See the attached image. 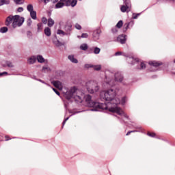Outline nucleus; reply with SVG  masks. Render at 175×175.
<instances>
[{"label":"nucleus","instance_id":"obj_2","mask_svg":"<svg viewBox=\"0 0 175 175\" xmlns=\"http://www.w3.org/2000/svg\"><path fill=\"white\" fill-rule=\"evenodd\" d=\"M64 97L68 100L70 99H74L75 102L81 103L83 98H84L85 103L88 107H93L90 109V111H102L100 108V103L92 101V97L90 94L84 96V94L80 91V90L76 88V87L71 88L68 91L64 94Z\"/></svg>","mask_w":175,"mask_h":175},{"label":"nucleus","instance_id":"obj_7","mask_svg":"<svg viewBox=\"0 0 175 175\" xmlns=\"http://www.w3.org/2000/svg\"><path fill=\"white\" fill-rule=\"evenodd\" d=\"M64 6H70V0H59L55 5V9H62Z\"/></svg>","mask_w":175,"mask_h":175},{"label":"nucleus","instance_id":"obj_15","mask_svg":"<svg viewBox=\"0 0 175 175\" xmlns=\"http://www.w3.org/2000/svg\"><path fill=\"white\" fill-rule=\"evenodd\" d=\"M124 27H126L124 29V31H126L127 29H129V27H131V28H132V27H133V22H129V23H126L124 25Z\"/></svg>","mask_w":175,"mask_h":175},{"label":"nucleus","instance_id":"obj_50","mask_svg":"<svg viewBox=\"0 0 175 175\" xmlns=\"http://www.w3.org/2000/svg\"><path fill=\"white\" fill-rule=\"evenodd\" d=\"M5 75H8V72H0V76H3Z\"/></svg>","mask_w":175,"mask_h":175},{"label":"nucleus","instance_id":"obj_59","mask_svg":"<svg viewBox=\"0 0 175 175\" xmlns=\"http://www.w3.org/2000/svg\"><path fill=\"white\" fill-rule=\"evenodd\" d=\"M79 1H81V0H79Z\"/></svg>","mask_w":175,"mask_h":175},{"label":"nucleus","instance_id":"obj_8","mask_svg":"<svg viewBox=\"0 0 175 175\" xmlns=\"http://www.w3.org/2000/svg\"><path fill=\"white\" fill-rule=\"evenodd\" d=\"M100 33H102V30H100V28H97L93 31V39L95 42L99 40L100 38Z\"/></svg>","mask_w":175,"mask_h":175},{"label":"nucleus","instance_id":"obj_11","mask_svg":"<svg viewBox=\"0 0 175 175\" xmlns=\"http://www.w3.org/2000/svg\"><path fill=\"white\" fill-rule=\"evenodd\" d=\"M52 84L56 88H58L59 90H62V83L59 81H54L52 82Z\"/></svg>","mask_w":175,"mask_h":175},{"label":"nucleus","instance_id":"obj_28","mask_svg":"<svg viewBox=\"0 0 175 175\" xmlns=\"http://www.w3.org/2000/svg\"><path fill=\"white\" fill-rule=\"evenodd\" d=\"M8 29L6 27H1L0 29V32H1V33H6V32H8Z\"/></svg>","mask_w":175,"mask_h":175},{"label":"nucleus","instance_id":"obj_30","mask_svg":"<svg viewBox=\"0 0 175 175\" xmlns=\"http://www.w3.org/2000/svg\"><path fill=\"white\" fill-rule=\"evenodd\" d=\"M14 2L16 5H23V3H24V0H14Z\"/></svg>","mask_w":175,"mask_h":175},{"label":"nucleus","instance_id":"obj_29","mask_svg":"<svg viewBox=\"0 0 175 175\" xmlns=\"http://www.w3.org/2000/svg\"><path fill=\"white\" fill-rule=\"evenodd\" d=\"M93 69H94V70H100V69H102V66L100 65H96V66H92Z\"/></svg>","mask_w":175,"mask_h":175},{"label":"nucleus","instance_id":"obj_49","mask_svg":"<svg viewBox=\"0 0 175 175\" xmlns=\"http://www.w3.org/2000/svg\"><path fill=\"white\" fill-rule=\"evenodd\" d=\"M93 65L91 64H85V68H92Z\"/></svg>","mask_w":175,"mask_h":175},{"label":"nucleus","instance_id":"obj_13","mask_svg":"<svg viewBox=\"0 0 175 175\" xmlns=\"http://www.w3.org/2000/svg\"><path fill=\"white\" fill-rule=\"evenodd\" d=\"M68 59L72 62V64H77L79 61L77 59L75 58L73 55H68Z\"/></svg>","mask_w":175,"mask_h":175},{"label":"nucleus","instance_id":"obj_22","mask_svg":"<svg viewBox=\"0 0 175 175\" xmlns=\"http://www.w3.org/2000/svg\"><path fill=\"white\" fill-rule=\"evenodd\" d=\"M126 102H128V97L126 96H124L122 98L121 100H120V103H121V105H125Z\"/></svg>","mask_w":175,"mask_h":175},{"label":"nucleus","instance_id":"obj_23","mask_svg":"<svg viewBox=\"0 0 175 175\" xmlns=\"http://www.w3.org/2000/svg\"><path fill=\"white\" fill-rule=\"evenodd\" d=\"M81 50H83V51H86V50H88V45L87 44H82L80 46Z\"/></svg>","mask_w":175,"mask_h":175},{"label":"nucleus","instance_id":"obj_34","mask_svg":"<svg viewBox=\"0 0 175 175\" xmlns=\"http://www.w3.org/2000/svg\"><path fill=\"white\" fill-rule=\"evenodd\" d=\"M99 53H100V49L98 47H94V53L99 54Z\"/></svg>","mask_w":175,"mask_h":175},{"label":"nucleus","instance_id":"obj_33","mask_svg":"<svg viewBox=\"0 0 175 175\" xmlns=\"http://www.w3.org/2000/svg\"><path fill=\"white\" fill-rule=\"evenodd\" d=\"M123 25H124V23L122 22V21H120L116 24V28H121Z\"/></svg>","mask_w":175,"mask_h":175},{"label":"nucleus","instance_id":"obj_42","mask_svg":"<svg viewBox=\"0 0 175 175\" xmlns=\"http://www.w3.org/2000/svg\"><path fill=\"white\" fill-rule=\"evenodd\" d=\"M111 31L113 32V33H117V32H118V30L117 29V27H113Z\"/></svg>","mask_w":175,"mask_h":175},{"label":"nucleus","instance_id":"obj_51","mask_svg":"<svg viewBox=\"0 0 175 175\" xmlns=\"http://www.w3.org/2000/svg\"><path fill=\"white\" fill-rule=\"evenodd\" d=\"M43 1L46 5V3H49V2H50V0H43Z\"/></svg>","mask_w":175,"mask_h":175},{"label":"nucleus","instance_id":"obj_44","mask_svg":"<svg viewBox=\"0 0 175 175\" xmlns=\"http://www.w3.org/2000/svg\"><path fill=\"white\" fill-rule=\"evenodd\" d=\"M139 15H140V13H139V14H133V18L134 20H136V18H137V16H139Z\"/></svg>","mask_w":175,"mask_h":175},{"label":"nucleus","instance_id":"obj_45","mask_svg":"<svg viewBox=\"0 0 175 175\" xmlns=\"http://www.w3.org/2000/svg\"><path fill=\"white\" fill-rule=\"evenodd\" d=\"M38 81H40V83H42V84H46V85H48V87H50V85H49V83H46V82H44V81L42 80V79H38Z\"/></svg>","mask_w":175,"mask_h":175},{"label":"nucleus","instance_id":"obj_27","mask_svg":"<svg viewBox=\"0 0 175 175\" xmlns=\"http://www.w3.org/2000/svg\"><path fill=\"white\" fill-rule=\"evenodd\" d=\"M27 9L28 12H29V13H30L31 12H33V5H32V4H29V5H27Z\"/></svg>","mask_w":175,"mask_h":175},{"label":"nucleus","instance_id":"obj_17","mask_svg":"<svg viewBox=\"0 0 175 175\" xmlns=\"http://www.w3.org/2000/svg\"><path fill=\"white\" fill-rule=\"evenodd\" d=\"M37 61L38 62H40V64H43V62H44V58H43V56L39 55H37V57H36Z\"/></svg>","mask_w":175,"mask_h":175},{"label":"nucleus","instance_id":"obj_37","mask_svg":"<svg viewBox=\"0 0 175 175\" xmlns=\"http://www.w3.org/2000/svg\"><path fill=\"white\" fill-rule=\"evenodd\" d=\"M6 65L8 68H14V65L10 62H6Z\"/></svg>","mask_w":175,"mask_h":175},{"label":"nucleus","instance_id":"obj_10","mask_svg":"<svg viewBox=\"0 0 175 175\" xmlns=\"http://www.w3.org/2000/svg\"><path fill=\"white\" fill-rule=\"evenodd\" d=\"M64 31L67 35H70V32H72V24L68 23L64 27Z\"/></svg>","mask_w":175,"mask_h":175},{"label":"nucleus","instance_id":"obj_41","mask_svg":"<svg viewBox=\"0 0 175 175\" xmlns=\"http://www.w3.org/2000/svg\"><path fill=\"white\" fill-rule=\"evenodd\" d=\"M135 132H139V131H136V130H135V131H129V132L126 134V136H129L130 134L133 133H135Z\"/></svg>","mask_w":175,"mask_h":175},{"label":"nucleus","instance_id":"obj_56","mask_svg":"<svg viewBox=\"0 0 175 175\" xmlns=\"http://www.w3.org/2000/svg\"><path fill=\"white\" fill-rule=\"evenodd\" d=\"M9 137L8 136H5V139H8Z\"/></svg>","mask_w":175,"mask_h":175},{"label":"nucleus","instance_id":"obj_46","mask_svg":"<svg viewBox=\"0 0 175 175\" xmlns=\"http://www.w3.org/2000/svg\"><path fill=\"white\" fill-rule=\"evenodd\" d=\"M52 90H53V91H54V92H55L56 94L58 95V96H59V95H60L59 92H58V90L57 89L52 88Z\"/></svg>","mask_w":175,"mask_h":175},{"label":"nucleus","instance_id":"obj_58","mask_svg":"<svg viewBox=\"0 0 175 175\" xmlns=\"http://www.w3.org/2000/svg\"><path fill=\"white\" fill-rule=\"evenodd\" d=\"M6 140H9V139H7Z\"/></svg>","mask_w":175,"mask_h":175},{"label":"nucleus","instance_id":"obj_40","mask_svg":"<svg viewBox=\"0 0 175 175\" xmlns=\"http://www.w3.org/2000/svg\"><path fill=\"white\" fill-rule=\"evenodd\" d=\"M42 23H43V24H47V18L46 17H42Z\"/></svg>","mask_w":175,"mask_h":175},{"label":"nucleus","instance_id":"obj_57","mask_svg":"<svg viewBox=\"0 0 175 175\" xmlns=\"http://www.w3.org/2000/svg\"><path fill=\"white\" fill-rule=\"evenodd\" d=\"M174 62L175 63V59H174Z\"/></svg>","mask_w":175,"mask_h":175},{"label":"nucleus","instance_id":"obj_25","mask_svg":"<svg viewBox=\"0 0 175 175\" xmlns=\"http://www.w3.org/2000/svg\"><path fill=\"white\" fill-rule=\"evenodd\" d=\"M51 70L49 67L44 66L42 68V72L44 73H49V72H51Z\"/></svg>","mask_w":175,"mask_h":175},{"label":"nucleus","instance_id":"obj_48","mask_svg":"<svg viewBox=\"0 0 175 175\" xmlns=\"http://www.w3.org/2000/svg\"><path fill=\"white\" fill-rule=\"evenodd\" d=\"M70 117H68L64 119V120L63 121L62 125L64 126V125H65V124H66V121H68V120H69Z\"/></svg>","mask_w":175,"mask_h":175},{"label":"nucleus","instance_id":"obj_43","mask_svg":"<svg viewBox=\"0 0 175 175\" xmlns=\"http://www.w3.org/2000/svg\"><path fill=\"white\" fill-rule=\"evenodd\" d=\"M81 38H88V34L87 33H83L81 36Z\"/></svg>","mask_w":175,"mask_h":175},{"label":"nucleus","instance_id":"obj_18","mask_svg":"<svg viewBox=\"0 0 175 175\" xmlns=\"http://www.w3.org/2000/svg\"><path fill=\"white\" fill-rule=\"evenodd\" d=\"M36 62V57L33 56L28 59V63L30 64H35Z\"/></svg>","mask_w":175,"mask_h":175},{"label":"nucleus","instance_id":"obj_12","mask_svg":"<svg viewBox=\"0 0 175 175\" xmlns=\"http://www.w3.org/2000/svg\"><path fill=\"white\" fill-rule=\"evenodd\" d=\"M149 65L152 66L151 68H158V66L162 65V63L158 62L157 61L149 62Z\"/></svg>","mask_w":175,"mask_h":175},{"label":"nucleus","instance_id":"obj_24","mask_svg":"<svg viewBox=\"0 0 175 175\" xmlns=\"http://www.w3.org/2000/svg\"><path fill=\"white\" fill-rule=\"evenodd\" d=\"M30 16L33 20H36V11H31L30 12Z\"/></svg>","mask_w":175,"mask_h":175},{"label":"nucleus","instance_id":"obj_3","mask_svg":"<svg viewBox=\"0 0 175 175\" xmlns=\"http://www.w3.org/2000/svg\"><path fill=\"white\" fill-rule=\"evenodd\" d=\"M116 81L118 83H122L123 85H128V81L126 79H124V75L121 72H114L110 70H107L105 71V83L113 87Z\"/></svg>","mask_w":175,"mask_h":175},{"label":"nucleus","instance_id":"obj_31","mask_svg":"<svg viewBox=\"0 0 175 175\" xmlns=\"http://www.w3.org/2000/svg\"><path fill=\"white\" fill-rule=\"evenodd\" d=\"M38 27V31L39 32L40 31H42L43 29V23H40L37 25Z\"/></svg>","mask_w":175,"mask_h":175},{"label":"nucleus","instance_id":"obj_53","mask_svg":"<svg viewBox=\"0 0 175 175\" xmlns=\"http://www.w3.org/2000/svg\"><path fill=\"white\" fill-rule=\"evenodd\" d=\"M77 38H78V39H81V36H78Z\"/></svg>","mask_w":175,"mask_h":175},{"label":"nucleus","instance_id":"obj_36","mask_svg":"<svg viewBox=\"0 0 175 175\" xmlns=\"http://www.w3.org/2000/svg\"><path fill=\"white\" fill-rule=\"evenodd\" d=\"M131 59H133V62L131 63V65H135V64H138L139 63V59L138 58H136V59H134V58H131Z\"/></svg>","mask_w":175,"mask_h":175},{"label":"nucleus","instance_id":"obj_35","mask_svg":"<svg viewBox=\"0 0 175 175\" xmlns=\"http://www.w3.org/2000/svg\"><path fill=\"white\" fill-rule=\"evenodd\" d=\"M115 55H116V57H118L119 55H124V57L126 56V55H125L124 53H122V52H120V51L116 52L115 53Z\"/></svg>","mask_w":175,"mask_h":175},{"label":"nucleus","instance_id":"obj_55","mask_svg":"<svg viewBox=\"0 0 175 175\" xmlns=\"http://www.w3.org/2000/svg\"><path fill=\"white\" fill-rule=\"evenodd\" d=\"M154 70H150V72H154Z\"/></svg>","mask_w":175,"mask_h":175},{"label":"nucleus","instance_id":"obj_20","mask_svg":"<svg viewBox=\"0 0 175 175\" xmlns=\"http://www.w3.org/2000/svg\"><path fill=\"white\" fill-rule=\"evenodd\" d=\"M57 33L60 36H68V34L66 33V31H64L63 30H61V29H58Z\"/></svg>","mask_w":175,"mask_h":175},{"label":"nucleus","instance_id":"obj_16","mask_svg":"<svg viewBox=\"0 0 175 175\" xmlns=\"http://www.w3.org/2000/svg\"><path fill=\"white\" fill-rule=\"evenodd\" d=\"M10 3V0H0V6H3V5H9Z\"/></svg>","mask_w":175,"mask_h":175},{"label":"nucleus","instance_id":"obj_5","mask_svg":"<svg viewBox=\"0 0 175 175\" xmlns=\"http://www.w3.org/2000/svg\"><path fill=\"white\" fill-rule=\"evenodd\" d=\"M85 87L89 94H95L99 91V85L94 81H88L86 82Z\"/></svg>","mask_w":175,"mask_h":175},{"label":"nucleus","instance_id":"obj_54","mask_svg":"<svg viewBox=\"0 0 175 175\" xmlns=\"http://www.w3.org/2000/svg\"><path fill=\"white\" fill-rule=\"evenodd\" d=\"M27 25H31V23H27Z\"/></svg>","mask_w":175,"mask_h":175},{"label":"nucleus","instance_id":"obj_6","mask_svg":"<svg viewBox=\"0 0 175 175\" xmlns=\"http://www.w3.org/2000/svg\"><path fill=\"white\" fill-rule=\"evenodd\" d=\"M120 11L122 13H125V12L131 11V1L124 0V5H120Z\"/></svg>","mask_w":175,"mask_h":175},{"label":"nucleus","instance_id":"obj_21","mask_svg":"<svg viewBox=\"0 0 175 175\" xmlns=\"http://www.w3.org/2000/svg\"><path fill=\"white\" fill-rule=\"evenodd\" d=\"M53 43L55 44V46H57V47H59L61 46H62V43H61V42H59V40H58V39L55 38L53 40Z\"/></svg>","mask_w":175,"mask_h":175},{"label":"nucleus","instance_id":"obj_39","mask_svg":"<svg viewBox=\"0 0 175 175\" xmlns=\"http://www.w3.org/2000/svg\"><path fill=\"white\" fill-rule=\"evenodd\" d=\"M75 27L76 28V29H78V30L81 29V25H80L78 23L75 24Z\"/></svg>","mask_w":175,"mask_h":175},{"label":"nucleus","instance_id":"obj_4","mask_svg":"<svg viewBox=\"0 0 175 175\" xmlns=\"http://www.w3.org/2000/svg\"><path fill=\"white\" fill-rule=\"evenodd\" d=\"M25 18L20 15H10L6 18L5 25L6 27H9L10 24H12V28H17L18 27H21L23 24H24Z\"/></svg>","mask_w":175,"mask_h":175},{"label":"nucleus","instance_id":"obj_38","mask_svg":"<svg viewBox=\"0 0 175 175\" xmlns=\"http://www.w3.org/2000/svg\"><path fill=\"white\" fill-rule=\"evenodd\" d=\"M147 135H148V136H150V137H155V133H154L148 132Z\"/></svg>","mask_w":175,"mask_h":175},{"label":"nucleus","instance_id":"obj_9","mask_svg":"<svg viewBox=\"0 0 175 175\" xmlns=\"http://www.w3.org/2000/svg\"><path fill=\"white\" fill-rule=\"evenodd\" d=\"M116 42L121 43V44H125V42H126V35L122 34L119 36L116 39Z\"/></svg>","mask_w":175,"mask_h":175},{"label":"nucleus","instance_id":"obj_32","mask_svg":"<svg viewBox=\"0 0 175 175\" xmlns=\"http://www.w3.org/2000/svg\"><path fill=\"white\" fill-rule=\"evenodd\" d=\"M139 66H140L138 67V69H141V70L146 69V64H144V62H140Z\"/></svg>","mask_w":175,"mask_h":175},{"label":"nucleus","instance_id":"obj_52","mask_svg":"<svg viewBox=\"0 0 175 175\" xmlns=\"http://www.w3.org/2000/svg\"><path fill=\"white\" fill-rule=\"evenodd\" d=\"M53 1V3H58V2H59V1H59V0H52Z\"/></svg>","mask_w":175,"mask_h":175},{"label":"nucleus","instance_id":"obj_14","mask_svg":"<svg viewBox=\"0 0 175 175\" xmlns=\"http://www.w3.org/2000/svg\"><path fill=\"white\" fill-rule=\"evenodd\" d=\"M44 33L46 36H51V29L50 27H45Z\"/></svg>","mask_w":175,"mask_h":175},{"label":"nucleus","instance_id":"obj_47","mask_svg":"<svg viewBox=\"0 0 175 175\" xmlns=\"http://www.w3.org/2000/svg\"><path fill=\"white\" fill-rule=\"evenodd\" d=\"M17 10L19 13H21L22 12H24V8L19 7Z\"/></svg>","mask_w":175,"mask_h":175},{"label":"nucleus","instance_id":"obj_1","mask_svg":"<svg viewBox=\"0 0 175 175\" xmlns=\"http://www.w3.org/2000/svg\"><path fill=\"white\" fill-rule=\"evenodd\" d=\"M116 95H117V93L113 89L101 92L100 93V98L105 103H100V109L101 110H108L110 113H116L118 116L124 117L128 120L129 116L121 108L118 107L120 98L116 97Z\"/></svg>","mask_w":175,"mask_h":175},{"label":"nucleus","instance_id":"obj_26","mask_svg":"<svg viewBox=\"0 0 175 175\" xmlns=\"http://www.w3.org/2000/svg\"><path fill=\"white\" fill-rule=\"evenodd\" d=\"M77 5V0H70V6H72V8H75Z\"/></svg>","mask_w":175,"mask_h":175},{"label":"nucleus","instance_id":"obj_19","mask_svg":"<svg viewBox=\"0 0 175 175\" xmlns=\"http://www.w3.org/2000/svg\"><path fill=\"white\" fill-rule=\"evenodd\" d=\"M54 24H55L54 20H53V18H49L48 19V27L51 28V27H53V25H54Z\"/></svg>","mask_w":175,"mask_h":175}]
</instances>
